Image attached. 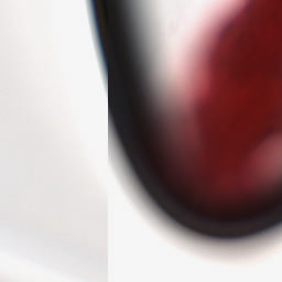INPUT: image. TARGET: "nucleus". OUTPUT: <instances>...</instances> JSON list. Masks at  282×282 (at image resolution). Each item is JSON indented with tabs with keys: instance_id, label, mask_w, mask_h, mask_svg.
<instances>
[{
	"instance_id": "nucleus-1",
	"label": "nucleus",
	"mask_w": 282,
	"mask_h": 282,
	"mask_svg": "<svg viewBox=\"0 0 282 282\" xmlns=\"http://www.w3.org/2000/svg\"><path fill=\"white\" fill-rule=\"evenodd\" d=\"M230 34V28H226L219 32L214 46L209 50L206 56V61L209 65H213L217 58H219V50H221V43L226 36Z\"/></svg>"
}]
</instances>
